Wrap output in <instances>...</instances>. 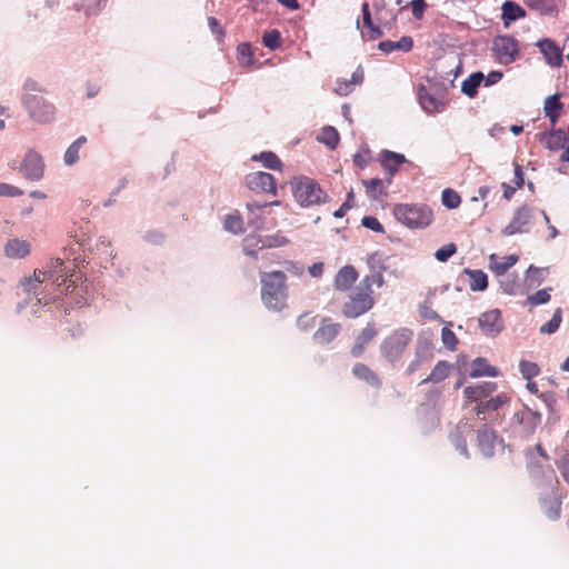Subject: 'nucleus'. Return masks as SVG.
I'll return each mask as SVG.
<instances>
[{
    "label": "nucleus",
    "mask_w": 569,
    "mask_h": 569,
    "mask_svg": "<svg viewBox=\"0 0 569 569\" xmlns=\"http://www.w3.org/2000/svg\"><path fill=\"white\" fill-rule=\"evenodd\" d=\"M523 2L541 14H551L557 11L556 0H523Z\"/></svg>",
    "instance_id": "nucleus-36"
},
{
    "label": "nucleus",
    "mask_w": 569,
    "mask_h": 569,
    "mask_svg": "<svg viewBox=\"0 0 569 569\" xmlns=\"http://www.w3.org/2000/svg\"><path fill=\"white\" fill-rule=\"evenodd\" d=\"M517 417L520 419V422L528 423L530 432L535 431L536 427L540 423L541 420L540 413L535 412L528 408H525L523 410L518 412Z\"/></svg>",
    "instance_id": "nucleus-41"
},
{
    "label": "nucleus",
    "mask_w": 569,
    "mask_h": 569,
    "mask_svg": "<svg viewBox=\"0 0 569 569\" xmlns=\"http://www.w3.org/2000/svg\"><path fill=\"white\" fill-rule=\"evenodd\" d=\"M496 439V431L487 423L482 425L477 431L478 447L486 457L493 455Z\"/></svg>",
    "instance_id": "nucleus-19"
},
{
    "label": "nucleus",
    "mask_w": 569,
    "mask_h": 569,
    "mask_svg": "<svg viewBox=\"0 0 569 569\" xmlns=\"http://www.w3.org/2000/svg\"><path fill=\"white\" fill-rule=\"evenodd\" d=\"M362 184L366 188V193L370 199H378L380 196L386 193V187L383 181L379 178H372L369 180H362Z\"/></svg>",
    "instance_id": "nucleus-35"
},
{
    "label": "nucleus",
    "mask_w": 569,
    "mask_h": 569,
    "mask_svg": "<svg viewBox=\"0 0 569 569\" xmlns=\"http://www.w3.org/2000/svg\"><path fill=\"white\" fill-rule=\"evenodd\" d=\"M86 142L87 138L81 136L68 147L63 157L64 163L67 166H72L79 160V150Z\"/></svg>",
    "instance_id": "nucleus-37"
},
{
    "label": "nucleus",
    "mask_w": 569,
    "mask_h": 569,
    "mask_svg": "<svg viewBox=\"0 0 569 569\" xmlns=\"http://www.w3.org/2000/svg\"><path fill=\"white\" fill-rule=\"evenodd\" d=\"M71 277L64 262L56 259L44 270H36L33 278L22 282V288L24 292L32 293L39 303L48 305L68 293L74 283Z\"/></svg>",
    "instance_id": "nucleus-1"
},
{
    "label": "nucleus",
    "mask_w": 569,
    "mask_h": 569,
    "mask_svg": "<svg viewBox=\"0 0 569 569\" xmlns=\"http://www.w3.org/2000/svg\"><path fill=\"white\" fill-rule=\"evenodd\" d=\"M547 272V269L530 266L527 271L529 286H539L545 280Z\"/></svg>",
    "instance_id": "nucleus-45"
},
{
    "label": "nucleus",
    "mask_w": 569,
    "mask_h": 569,
    "mask_svg": "<svg viewBox=\"0 0 569 569\" xmlns=\"http://www.w3.org/2000/svg\"><path fill=\"white\" fill-rule=\"evenodd\" d=\"M412 47L413 40L409 36H403L398 41L386 40L378 44V48L385 53H390L392 51L408 52Z\"/></svg>",
    "instance_id": "nucleus-27"
},
{
    "label": "nucleus",
    "mask_w": 569,
    "mask_h": 569,
    "mask_svg": "<svg viewBox=\"0 0 569 569\" xmlns=\"http://www.w3.org/2000/svg\"><path fill=\"white\" fill-rule=\"evenodd\" d=\"M20 171L29 180H40L43 177L44 171L42 157L32 150L28 151L21 163Z\"/></svg>",
    "instance_id": "nucleus-13"
},
{
    "label": "nucleus",
    "mask_w": 569,
    "mask_h": 569,
    "mask_svg": "<svg viewBox=\"0 0 569 569\" xmlns=\"http://www.w3.org/2000/svg\"><path fill=\"white\" fill-rule=\"evenodd\" d=\"M497 389V385L495 382H480L473 386H468L463 389V396L466 398V406L470 402L479 403L483 399L488 398L492 395Z\"/></svg>",
    "instance_id": "nucleus-16"
},
{
    "label": "nucleus",
    "mask_w": 569,
    "mask_h": 569,
    "mask_svg": "<svg viewBox=\"0 0 569 569\" xmlns=\"http://www.w3.org/2000/svg\"><path fill=\"white\" fill-rule=\"evenodd\" d=\"M412 339L413 331L411 329L399 328L393 330L380 345L381 356L390 365L398 362L402 358Z\"/></svg>",
    "instance_id": "nucleus-6"
},
{
    "label": "nucleus",
    "mask_w": 569,
    "mask_h": 569,
    "mask_svg": "<svg viewBox=\"0 0 569 569\" xmlns=\"http://www.w3.org/2000/svg\"><path fill=\"white\" fill-rule=\"evenodd\" d=\"M286 281L287 277L282 271L261 273V300L268 309L281 311L287 307L288 290Z\"/></svg>",
    "instance_id": "nucleus-3"
},
{
    "label": "nucleus",
    "mask_w": 569,
    "mask_h": 569,
    "mask_svg": "<svg viewBox=\"0 0 569 569\" xmlns=\"http://www.w3.org/2000/svg\"><path fill=\"white\" fill-rule=\"evenodd\" d=\"M279 204H280V201H278V200L269 202V203L268 202L259 203L257 201H251V202L247 203V209L251 213H254V211H263L269 206H279Z\"/></svg>",
    "instance_id": "nucleus-57"
},
{
    "label": "nucleus",
    "mask_w": 569,
    "mask_h": 569,
    "mask_svg": "<svg viewBox=\"0 0 569 569\" xmlns=\"http://www.w3.org/2000/svg\"><path fill=\"white\" fill-rule=\"evenodd\" d=\"M519 369L522 375V377L526 380H531L532 378L537 377L540 372V369L536 362L521 360L519 363Z\"/></svg>",
    "instance_id": "nucleus-47"
},
{
    "label": "nucleus",
    "mask_w": 569,
    "mask_h": 569,
    "mask_svg": "<svg viewBox=\"0 0 569 569\" xmlns=\"http://www.w3.org/2000/svg\"><path fill=\"white\" fill-rule=\"evenodd\" d=\"M550 290L551 288H546L537 291L527 298V302L533 307L549 302L551 298L549 293Z\"/></svg>",
    "instance_id": "nucleus-50"
},
{
    "label": "nucleus",
    "mask_w": 569,
    "mask_h": 569,
    "mask_svg": "<svg viewBox=\"0 0 569 569\" xmlns=\"http://www.w3.org/2000/svg\"><path fill=\"white\" fill-rule=\"evenodd\" d=\"M340 329L339 323L332 322L330 318H323L313 333V340L319 345L330 343L339 335Z\"/></svg>",
    "instance_id": "nucleus-17"
},
{
    "label": "nucleus",
    "mask_w": 569,
    "mask_h": 569,
    "mask_svg": "<svg viewBox=\"0 0 569 569\" xmlns=\"http://www.w3.org/2000/svg\"><path fill=\"white\" fill-rule=\"evenodd\" d=\"M479 327L483 335L493 337L503 329V321L498 309L483 312L479 319Z\"/></svg>",
    "instance_id": "nucleus-15"
},
{
    "label": "nucleus",
    "mask_w": 569,
    "mask_h": 569,
    "mask_svg": "<svg viewBox=\"0 0 569 569\" xmlns=\"http://www.w3.org/2000/svg\"><path fill=\"white\" fill-rule=\"evenodd\" d=\"M358 277V271L353 266H343L336 274L335 287L337 290L347 291L353 286Z\"/></svg>",
    "instance_id": "nucleus-23"
},
{
    "label": "nucleus",
    "mask_w": 569,
    "mask_h": 569,
    "mask_svg": "<svg viewBox=\"0 0 569 569\" xmlns=\"http://www.w3.org/2000/svg\"><path fill=\"white\" fill-rule=\"evenodd\" d=\"M316 325V317L310 313H303L297 319V327L301 331H308Z\"/></svg>",
    "instance_id": "nucleus-53"
},
{
    "label": "nucleus",
    "mask_w": 569,
    "mask_h": 569,
    "mask_svg": "<svg viewBox=\"0 0 569 569\" xmlns=\"http://www.w3.org/2000/svg\"><path fill=\"white\" fill-rule=\"evenodd\" d=\"M441 201L448 209H456L461 203V197L453 189L447 188L442 191Z\"/></svg>",
    "instance_id": "nucleus-43"
},
{
    "label": "nucleus",
    "mask_w": 569,
    "mask_h": 569,
    "mask_svg": "<svg viewBox=\"0 0 569 569\" xmlns=\"http://www.w3.org/2000/svg\"><path fill=\"white\" fill-rule=\"evenodd\" d=\"M238 60L242 64H250L252 62V51L249 43L243 42L237 47Z\"/></svg>",
    "instance_id": "nucleus-52"
},
{
    "label": "nucleus",
    "mask_w": 569,
    "mask_h": 569,
    "mask_svg": "<svg viewBox=\"0 0 569 569\" xmlns=\"http://www.w3.org/2000/svg\"><path fill=\"white\" fill-rule=\"evenodd\" d=\"M23 192L19 188L8 184V183H0V196L4 197H17L21 196Z\"/></svg>",
    "instance_id": "nucleus-56"
},
{
    "label": "nucleus",
    "mask_w": 569,
    "mask_h": 569,
    "mask_svg": "<svg viewBox=\"0 0 569 569\" xmlns=\"http://www.w3.org/2000/svg\"><path fill=\"white\" fill-rule=\"evenodd\" d=\"M562 321V310L561 308H557L552 315V318L546 322L545 325H542L539 329L540 333H547V335H551V333H555L559 327H560V323Z\"/></svg>",
    "instance_id": "nucleus-42"
},
{
    "label": "nucleus",
    "mask_w": 569,
    "mask_h": 569,
    "mask_svg": "<svg viewBox=\"0 0 569 569\" xmlns=\"http://www.w3.org/2000/svg\"><path fill=\"white\" fill-rule=\"evenodd\" d=\"M563 104L560 101V94L556 93L549 96L545 100L543 111L545 116L549 118L551 126H555L562 112Z\"/></svg>",
    "instance_id": "nucleus-25"
},
{
    "label": "nucleus",
    "mask_w": 569,
    "mask_h": 569,
    "mask_svg": "<svg viewBox=\"0 0 569 569\" xmlns=\"http://www.w3.org/2000/svg\"><path fill=\"white\" fill-rule=\"evenodd\" d=\"M562 479L569 483V461H561L558 466Z\"/></svg>",
    "instance_id": "nucleus-61"
},
{
    "label": "nucleus",
    "mask_w": 569,
    "mask_h": 569,
    "mask_svg": "<svg viewBox=\"0 0 569 569\" xmlns=\"http://www.w3.org/2000/svg\"><path fill=\"white\" fill-rule=\"evenodd\" d=\"M378 331L373 322H368L367 326L359 332L356 342L350 350L353 358H359L363 355L367 346L375 339Z\"/></svg>",
    "instance_id": "nucleus-18"
},
{
    "label": "nucleus",
    "mask_w": 569,
    "mask_h": 569,
    "mask_svg": "<svg viewBox=\"0 0 569 569\" xmlns=\"http://www.w3.org/2000/svg\"><path fill=\"white\" fill-rule=\"evenodd\" d=\"M380 158H381L380 159L381 167L389 173V178L387 179V182H388V184H390L392 177L398 171L399 167L402 163L407 162V159L405 158L403 154L397 153L393 151H389V150H383L380 153Z\"/></svg>",
    "instance_id": "nucleus-21"
},
{
    "label": "nucleus",
    "mask_w": 569,
    "mask_h": 569,
    "mask_svg": "<svg viewBox=\"0 0 569 569\" xmlns=\"http://www.w3.org/2000/svg\"><path fill=\"white\" fill-rule=\"evenodd\" d=\"M457 252V247L453 242L442 246L439 248L435 257L440 262H446L450 257H452Z\"/></svg>",
    "instance_id": "nucleus-51"
},
{
    "label": "nucleus",
    "mask_w": 569,
    "mask_h": 569,
    "mask_svg": "<svg viewBox=\"0 0 569 569\" xmlns=\"http://www.w3.org/2000/svg\"><path fill=\"white\" fill-rule=\"evenodd\" d=\"M518 261V256L510 254L501 259H496L495 254L490 257V269L497 274H505Z\"/></svg>",
    "instance_id": "nucleus-32"
},
{
    "label": "nucleus",
    "mask_w": 569,
    "mask_h": 569,
    "mask_svg": "<svg viewBox=\"0 0 569 569\" xmlns=\"http://www.w3.org/2000/svg\"><path fill=\"white\" fill-rule=\"evenodd\" d=\"M501 18L505 27H508L510 22L526 17L525 9L513 1H505L501 7Z\"/></svg>",
    "instance_id": "nucleus-28"
},
{
    "label": "nucleus",
    "mask_w": 569,
    "mask_h": 569,
    "mask_svg": "<svg viewBox=\"0 0 569 569\" xmlns=\"http://www.w3.org/2000/svg\"><path fill=\"white\" fill-rule=\"evenodd\" d=\"M246 186L257 192L277 194V183L272 174L263 171L251 172L246 176Z\"/></svg>",
    "instance_id": "nucleus-10"
},
{
    "label": "nucleus",
    "mask_w": 569,
    "mask_h": 569,
    "mask_svg": "<svg viewBox=\"0 0 569 569\" xmlns=\"http://www.w3.org/2000/svg\"><path fill=\"white\" fill-rule=\"evenodd\" d=\"M418 99L421 107L428 112H435L439 109V101L429 92V90L420 84L418 88Z\"/></svg>",
    "instance_id": "nucleus-33"
},
{
    "label": "nucleus",
    "mask_w": 569,
    "mask_h": 569,
    "mask_svg": "<svg viewBox=\"0 0 569 569\" xmlns=\"http://www.w3.org/2000/svg\"><path fill=\"white\" fill-rule=\"evenodd\" d=\"M499 375V371L496 367H492L488 363L487 359L485 358H476L472 362V368L470 371L471 378H478V377H497Z\"/></svg>",
    "instance_id": "nucleus-30"
},
{
    "label": "nucleus",
    "mask_w": 569,
    "mask_h": 569,
    "mask_svg": "<svg viewBox=\"0 0 569 569\" xmlns=\"http://www.w3.org/2000/svg\"><path fill=\"white\" fill-rule=\"evenodd\" d=\"M545 146L552 151L565 149L560 159L563 162H569V128L567 131L557 129L543 136Z\"/></svg>",
    "instance_id": "nucleus-12"
},
{
    "label": "nucleus",
    "mask_w": 569,
    "mask_h": 569,
    "mask_svg": "<svg viewBox=\"0 0 569 569\" xmlns=\"http://www.w3.org/2000/svg\"><path fill=\"white\" fill-rule=\"evenodd\" d=\"M395 218L411 229H422L428 227L433 220L432 210L427 204H396L393 209Z\"/></svg>",
    "instance_id": "nucleus-5"
},
{
    "label": "nucleus",
    "mask_w": 569,
    "mask_h": 569,
    "mask_svg": "<svg viewBox=\"0 0 569 569\" xmlns=\"http://www.w3.org/2000/svg\"><path fill=\"white\" fill-rule=\"evenodd\" d=\"M208 24H209L212 33H214L219 39L223 38L224 31H223L222 27L220 26V22L217 18L209 17Z\"/></svg>",
    "instance_id": "nucleus-58"
},
{
    "label": "nucleus",
    "mask_w": 569,
    "mask_h": 569,
    "mask_svg": "<svg viewBox=\"0 0 569 569\" xmlns=\"http://www.w3.org/2000/svg\"><path fill=\"white\" fill-rule=\"evenodd\" d=\"M355 89V86L350 80H337L335 92L339 96H348L352 90Z\"/></svg>",
    "instance_id": "nucleus-55"
},
{
    "label": "nucleus",
    "mask_w": 569,
    "mask_h": 569,
    "mask_svg": "<svg viewBox=\"0 0 569 569\" xmlns=\"http://www.w3.org/2000/svg\"><path fill=\"white\" fill-rule=\"evenodd\" d=\"M452 365L446 360L437 362L430 375L421 381V385L429 382L439 383L443 381L451 372Z\"/></svg>",
    "instance_id": "nucleus-29"
},
{
    "label": "nucleus",
    "mask_w": 569,
    "mask_h": 569,
    "mask_svg": "<svg viewBox=\"0 0 569 569\" xmlns=\"http://www.w3.org/2000/svg\"><path fill=\"white\" fill-rule=\"evenodd\" d=\"M465 273L469 277V287L472 291H483L488 287V277L481 270L465 269Z\"/></svg>",
    "instance_id": "nucleus-31"
},
{
    "label": "nucleus",
    "mask_w": 569,
    "mask_h": 569,
    "mask_svg": "<svg viewBox=\"0 0 569 569\" xmlns=\"http://www.w3.org/2000/svg\"><path fill=\"white\" fill-rule=\"evenodd\" d=\"M513 183H515L516 188H522V186H523V173H522L521 167L519 164L515 166Z\"/></svg>",
    "instance_id": "nucleus-60"
},
{
    "label": "nucleus",
    "mask_w": 569,
    "mask_h": 569,
    "mask_svg": "<svg viewBox=\"0 0 569 569\" xmlns=\"http://www.w3.org/2000/svg\"><path fill=\"white\" fill-rule=\"evenodd\" d=\"M361 11L363 24L369 29V38L372 40L380 38L382 36V31L378 26L373 24L368 2L362 3Z\"/></svg>",
    "instance_id": "nucleus-39"
},
{
    "label": "nucleus",
    "mask_w": 569,
    "mask_h": 569,
    "mask_svg": "<svg viewBox=\"0 0 569 569\" xmlns=\"http://www.w3.org/2000/svg\"><path fill=\"white\" fill-rule=\"evenodd\" d=\"M27 93L22 98V102L28 110L29 117L41 123H49L53 120L56 108L43 96L41 88L36 81L29 80L24 84Z\"/></svg>",
    "instance_id": "nucleus-4"
},
{
    "label": "nucleus",
    "mask_w": 569,
    "mask_h": 569,
    "mask_svg": "<svg viewBox=\"0 0 569 569\" xmlns=\"http://www.w3.org/2000/svg\"><path fill=\"white\" fill-rule=\"evenodd\" d=\"M352 375L355 378L365 381L375 389H380L382 387V380L379 375L362 362H357L352 367Z\"/></svg>",
    "instance_id": "nucleus-22"
},
{
    "label": "nucleus",
    "mask_w": 569,
    "mask_h": 569,
    "mask_svg": "<svg viewBox=\"0 0 569 569\" xmlns=\"http://www.w3.org/2000/svg\"><path fill=\"white\" fill-rule=\"evenodd\" d=\"M339 133L333 127H325L318 137V141L325 143L330 149H335L339 143Z\"/></svg>",
    "instance_id": "nucleus-40"
},
{
    "label": "nucleus",
    "mask_w": 569,
    "mask_h": 569,
    "mask_svg": "<svg viewBox=\"0 0 569 569\" xmlns=\"http://www.w3.org/2000/svg\"><path fill=\"white\" fill-rule=\"evenodd\" d=\"M251 159L254 161H261L263 167H266L267 169L279 170V171L282 170L281 160L279 159V157L276 153H273L271 151H264V152H261L260 154H253Z\"/></svg>",
    "instance_id": "nucleus-34"
},
{
    "label": "nucleus",
    "mask_w": 569,
    "mask_h": 569,
    "mask_svg": "<svg viewBox=\"0 0 569 569\" xmlns=\"http://www.w3.org/2000/svg\"><path fill=\"white\" fill-rule=\"evenodd\" d=\"M385 284V278L381 271H375L363 277L357 291L349 297V300L342 306V313L347 318H357L373 308V289L381 288Z\"/></svg>",
    "instance_id": "nucleus-2"
},
{
    "label": "nucleus",
    "mask_w": 569,
    "mask_h": 569,
    "mask_svg": "<svg viewBox=\"0 0 569 569\" xmlns=\"http://www.w3.org/2000/svg\"><path fill=\"white\" fill-rule=\"evenodd\" d=\"M362 226L372 230V231H376V232H379V233H383L385 232V228L380 223V221L376 218V217H372V216H366L362 218V221H361Z\"/></svg>",
    "instance_id": "nucleus-54"
},
{
    "label": "nucleus",
    "mask_w": 569,
    "mask_h": 569,
    "mask_svg": "<svg viewBox=\"0 0 569 569\" xmlns=\"http://www.w3.org/2000/svg\"><path fill=\"white\" fill-rule=\"evenodd\" d=\"M291 188L295 199L302 207L319 204L326 197L319 184L308 177L292 180Z\"/></svg>",
    "instance_id": "nucleus-7"
},
{
    "label": "nucleus",
    "mask_w": 569,
    "mask_h": 569,
    "mask_svg": "<svg viewBox=\"0 0 569 569\" xmlns=\"http://www.w3.org/2000/svg\"><path fill=\"white\" fill-rule=\"evenodd\" d=\"M246 246L243 247V251L248 256H256V251L250 249V246L257 247L258 249L263 248H273V247H282L288 243V239L277 233L274 236H267L264 238H257L253 236H249L246 238Z\"/></svg>",
    "instance_id": "nucleus-14"
},
{
    "label": "nucleus",
    "mask_w": 569,
    "mask_h": 569,
    "mask_svg": "<svg viewBox=\"0 0 569 569\" xmlns=\"http://www.w3.org/2000/svg\"><path fill=\"white\" fill-rule=\"evenodd\" d=\"M30 242L13 238L7 241L4 244V253L10 259H22L30 253Z\"/></svg>",
    "instance_id": "nucleus-24"
},
{
    "label": "nucleus",
    "mask_w": 569,
    "mask_h": 569,
    "mask_svg": "<svg viewBox=\"0 0 569 569\" xmlns=\"http://www.w3.org/2000/svg\"><path fill=\"white\" fill-rule=\"evenodd\" d=\"M441 340L445 347L451 351L457 349L459 340L455 332L450 330L448 327H443L441 330Z\"/></svg>",
    "instance_id": "nucleus-49"
},
{
    "label": "nucleus",
    "mask_w": 569,
    "mask_h": 569,
    "mask_svg": "<svg viewBox=\"0 0 569 569\" xmlns=\"http://www.w3.org/2000/svg\"><path fill=\"white\" fill-rule=\"evenodd\" d=\"M350 81L356 87L357 84L362 83L363 81V70L361 68H358L351 76Z\"/></svg>",
    "instance_id": "nucleus-63"
},
{
    "label": "nucleus",
    "mask_w": 569,
    "mask_h": 569,
    "mask_svg": "<svg viewBox=\"0 0 569 569\" xmlns=\"http://www.w3.org/2000/svg\"><path fill=\"white\" fill-rule=\"evenodd\" d=\"M539 503L545 516L551 520L557 521L561 516L562 497L556 487L543 493L539 498Z\"/></svg>",
    "instance_id": "nucleus-9"
},
{
    "label": "nucleus",
    "mask_w": 569,
    "mask_h": 569,
    "mask_svg": "<svg viewBox=\"0 0 569 569\" xmlns=\"http://www.w3.org/2000/svg\"><path fill=\"white\" fill-rule=\"evenodd\" d=\"M509 400L510 399L506 393H499L496 397L490 398L489 400H482L479 403H477L473 408V411L478 417H480V415L485 413L486 411H497Z\"/></svg>",
    "instance_id": "nucleus-26"
},
{
    "label": "nucleus",
    "mask_w": 569,
    "mask_h": 569,
    "mask_svg": "<svg viewBox=\"0 0 569 569\" xmlns=\"http://www.w3.org/2000/svg\"><path fill=\"white\" fill-rule=\"evenodd\" d=\"M482 80L483 74L481 72L470 74L466 80H463L461 84V91L468 97H473L477 93V90Z\"/></svg>",
    "instance_id": "nucleus-38"
},
{
    "label": "nucleus",
    "mask_w": 569,
    "mask_h": 569,
    "mask_svg": "<svg viewBox=\"0 0 569 569\" xmlns=\"http://www.w3.org/2000/svg\"><path fill=\"white\" fill-rule=\"evenodd\" d=\"M491 51L495 59L501 64L513 63L521 56L519 41L508 34L495 37Z\"/></svg>",
    "instance_id": "nucleus-8"
},
{
    "label": "nucleus",
    "mask_w": 569,
    "mask_h": 569,
    "mask_svg": "<svg viewBox=\"0 0 569 569\" xmlns=\"http://www.w3.org/2000/svg\"><path fill=\"white\" fill-rule=\"evenodd\" d=\"M537 47L540 49L548 64L560 67L562 63L561 49L550 39L539 40Z\"/></svg>",
    "instance_id": "nucleus-20"
},
{
    "label": "nucleus",
    "mask_w": 569,
    "mask_h": 569,
    "mask_svg": "<svg viewBox=\"0 0 569 569\" xmlns=\"http://www.w3.org/2000/svg\"><path fill=\"white\" fill-rule=\"evenodd\" d=\"M224 229L233 233H241L244 231V223L239 214H228L224 218Z\"/></svg>",
    "instance_id": "nucleus-44"
},
{
    "label": "nucleus",
    "mask_w": 569,
    "mask_h": 569,
    "mask_svg": "<svg viewBox=\"0 0 569 569\" xmlns=\"http://www.w3.org/2000/svg\"><path fill=\"white\" fill-rule=\"evenodd\" d=\"M411 10L415 18L420 19L426 10L425 0H412Z\"/></svg>",
    "instance_id": "nucleus-59"
},
{
    "label": "nucleus",
    "mask_w": 569,
    "mask_h": 569,
    "mask_svg": "<svg viewBox=\"0 0 569 569\" xmlns=\"http://www.w3.org/2000/svg\"><path fill=\"white\" fill-rule=\"evenodd\" d=\"M102 0H78L76 3L78 11H84L87 16L97 13Z\"/></svg>",
    "instance_id": "nucleus-48"
},
{
    "label": "nucleus",
    "mask_w": 569,
    "mask_h": 569,
    "mask_svg": "<svg viewBox=\"0 0 569 569\" xmlns=\"http://www.w3.org/2000/svg\"><path fill=\"white\" fill-rule=\"evenodd\" d=\"M532 218V209L528 206L518 208L508 226L502 229L503 236H513L516 233L528 232Z\"/></svg>",
    "instance_id": "nucleus-11"
},
{
    "label": "nucleus",
    "mask_w": 569,
    "mask_h": 569,
    "mask_svg": "<svg viewBox=\"0 0 569 569\" xmlns=\"http://www.w3.org/2000/svg\"><path fill=\"white\" fill-rule=\"evenodd\" d=\"M262 43L270 50H276L281 46V34L278 30L273 29L262 36Z\"/></svg>",
    "instance_id": "nucleus-46"
},
{
    "label": "nucleus",
    "mask_w": 569,
    "mask_h": 569,
    "mask_svg": "<svg viewBox=\"0 0 569 569\" xmlns=\"http://www.w3.org/2000/svg\"><path fill=\"white\" fill-rule=\"evenodd\" d=\"M322 272H323V263L322 262H316L309 267V273L315 278L320 277L322 274Z\"/></svg>",
    "instance_id": "nucleus-62"
},
{
    "label": "nucleus",
    "mask_w": 569,
    "mask_h": 569,
    "mask_svg": "<svg viewBox=\"0 0 569 569\" xmlns=\"http://www.w3.org/2000/svg\"><path fill=\"white\" fill-rule=\"evenodd\" d=\"M353 162L356 166H358L359 168H365L367 166V159H366V156L365 154H361V153H356L353 156Z\"/></svg>",
    "instance_id": "nucleus-64"
}]
</instances>
